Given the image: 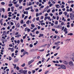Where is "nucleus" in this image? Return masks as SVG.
<instances>
[{
    "instance_id": "nucleus-1",
    "label": "nucleus",
    "mask_w": 74,
    "mask_h": 74,
    "mask_svg": "<svg viewBox=\"0 0 74 74\" xmlns=\"http://www.w3.org/2000/svg\"><path fill=\"white\" fill-rule=\"evenodd\" d=\"M69 66H73L74 65V64H73V62L72 61H71L69 62Z\"/></svg>"
},
{
    "instance_id": "nucleus-2",
    "label": "nucleus",
    "mask_w": 74,
    "mask_h": 74,
    "mask_svg": "<svg viewBox=\"0 0 74 74\" xmlns=\"http://www.w3.org/2000/svg\"><path fill=\"white\" fill-rule=\"evenodd\" d=\"M61 69H66V66H65L63 64L61 65Z\"/></svg>"
},
{
    "instance_id": "nucleus-3",
    "label": "nucleus",
    "mask_w": 74,
    "mask_h": 74,
    "mask_svg": "<svg viewBox=\"0 0 74 74\" xmlns=\"http://www.w3.org/2000/svg\"><path fill=\"white\" fill-rule=\"evenodd\" d=\"M18 58H15V59L14 60V63H16V62H18Z\"/></svg>"
},
{
    "instance_id": "nucleus-4",
    "label": "nucleus",
    "mask_w": 74,
    "mask_h": 74,
    "mask_svg": "<svg viewBox=\"0 0 74 74\" xmlns=\"http://www.w3.org/2000/svg\"><path fill=\"white\" fill-rule=\"evenodd\" d=\"M27 70H24L23 71V73L24 74H27Z\"/></svg>"
},
{
    "instance_id": "nucleus-5",
    "label": "nucleus",
    "mask_w": 74,
    "mask_h": 74,
    "mask_svg": "<svg viewBox=\"0 0 74 74\" xmlns=\"http://www.w3.org/2000/svg\"><path fill=\"white\" fill-rule=\"evenodd\" d=\"M63 63L64 64H68V62L66 61H64L63 62Z\"/></svg>"
},
{
    "instance_id": "nucleus-6",
    "label": "nucleus",
    "mask_w": 74,
    "mask_h": 74,
    "mask_svg": "<svg viewBox=\"0 0 74 74\" xmlns=\"http://www.w3.org/2000/svg\"><path fill=\"white\" fill-rule=\"evenodd\" d=\"M23 69H21L19 70V73H22V74H23Z\"/></svg>"
},
{
    "instance_id": "nucleus-7",
    "label": "nucleus",
    "mask_w": 74,
    "mask_h": 74,
    "mask_svg": "<svg viewBox=\"0 0 74 74\" xmlns=\"http://www.w3.org/2000/svg\"><path fill=\"white\" fill-rule=\"evenodd\" d=\"M16 27H20V25H19V23H18L16 25Z\"/></svg>"
},
{
    "instance_id": "nucleus-8",
    "label": "nucleus",
    "mask_w": 74,
    "mask_h": 74,
    "mask_svg": "<svg viewBox=\"0 0 74 74\" xmlns=\"http://www.w3.org/2000/svg\"><path fill=\"white\" fill-rule=\"evenodd\" d=\"M70 18H72V17H73V13H70Z\"/></svg>"
},
{
    "instance_id": "nucleus-9",
    "label": "nucleus",
    "mask_w": 74,
    "mask_h": 74,
    "mask_svg": "<svg viewBox=\"0 0 74 74\" xmlns=\"http://www.w3.org/2000/svg\"><path fill=\"white\" fill-rule=\"evenodd\" d=\"M59 43H60V41L57 42L55 43V45H58V44Z\"/></svg>"
},
{
    "instance_id": "nucleus-10",
    "label": "nucleus",
    "mask_w": 74,
    "mask_h": 74,
    "mask_svg": "<svg viewBox=\"0 0 74 74\" xmlns=\"http://www.w3.org/2000/svg\"><path fill=\"white\" fill-rule=\"evenodd\" d=\"M45 18L46 19H48L49 20V19H50V16H49V17L46 16Z\"/></svg>"
},
{
    "instance_id": "nucleus-11",
    "label": "nucleus",
    "mask_w": 74,
    "mask_h": 74,
    "mask_svg": "<svg viewBox=\"0 0 74 74\" xmlns=\"http://www.w3.org/2000/svg\"><path fill=\"white\" fill-rule=\"evenodd\" d=\"M39 35V37H42L44 36V35L43 34H40Z\"/></svg>"
},
{
    "instance_id": "nucleus-12",
    "label": "nucleus",
    "mask_w": 74,
    "mask_h": 74,
    "mask_svg": "<svg viewBox=\"0 0 74 74\" xmlns=\"http://www.w3.org/2000/svg\"><path fill=\"white\" fill-rule=\"evenodd\" d=\"M46 45H47V44L43 45L41 46V47H45V46H46Z\"/></svg>"
},
{
    "instance_id": "nucleus-13",
    "label": "nucleus",
    "mask_w": 74,
    "mask_h": 74,
    "mask_svg": "<svg viewBox=\"0 0 74 74\" xmlns=\"http://www.w3.org/2000/svg\"><path fill=\"white\" fill-rule=\"evenodd\" d=\"M45 60V58H42V62H44Z\"/></svg>"
},
{
    "instance_id": "nucleus-14",
    "label": "nucleus",
    "mask_w": 74,
    "mask_h": 74,
    "mask_svg": "<svg viewBox=\"0 0 74 74\" xmlns=\"http://www.w3.org/2000/svg\"><path fill=\"white\" fill-rule=\"evenodd\" d=\"M51 3H53V4H55L56 3V2H55V1H53V0H51Z\"/></svg>"
},
{
    "instance_id": "nucleus-15",
    "label": "nucleus",
    "mask_w": 74,
    "mask_h": 74,
    "mask_svg": "<svg viewBox=\"0 0 74 74\" xmlns=\"http://www.w3.org/2000/svg\"><path fill=\"white\" fill-rule=\"evenodd\" d=\"M31 26L32 27H35V26L34 25V24H31Z\"/></svg>"
},
{
    "instance_id": "nucleus-16",
    "label": "nucleus",
    "mask_w": 74,
    "mask_h": 74,
    "mask_svg": "<svg viewBox=\"0 0 74 74\" xmlns=\"http://www.w3.org/2000/svg\"><path fill=\"white\" fill-rule=\"evenodd\" d=\"M29 5H32V2H29Z\"/></svg>"
},
{
    "instance_id": "nucleus-17",
    "label": "nucleus",
    "mask_w": 74,
    "mask_h": 74,
    "mask_svg": "<svg viewBox=\"0 0 74 74\" xmlns=\"http://www.w3.org/2000/svg\"><path fill=\"white\" fill-rule=\"evenodd\" d=\"M64 14L65 16H66L67 15V12H64Z\"/></svg>"
},
{
    "instance_id": "nucleus-18",
    "label": "nucleus",
    "mask_w": 74,
    "mask_h": 74,
    "mask_svg": "<svg viewBox=\"0 0 74 74\" xmlns=\"http://www.w3.org/2000/svg\"><path fill=\"white\" fill-rule=\"evenodd\" d=\"M30 10V7H28V8H26L25 9V10H26V11H27L28 10Z\"/></svg>"
},
{
    "instance_id": "nucleus-19",
    "label": "nucleus",
    "mask_w": 74,
    "mask_h": 74,
    "mask_svg": "<svg viewBox=\"0 0 74 74\" xmlns=\"http://www.w3.org/2000/svg\"><path fill=\"white\" fill-rule=\"evenodd\" d=\"M7 68H8L7 66L5 67L3 69L4 71H5V70L6 69H7Z\"/></svg>"
},
{
    "instance_id": "nucleus-20",
    "label": "nucleus",
    "mask_w": 74,
    "mask_h": 74,
    "mask_svg": "<svg viewBox=\"0 0 74 74\" xmlns=\"http://www.w3.org/2000/svg\"><path fill=\"white\" fill-rule=\"evenodd\" d=\"M15 6L17 8V7H19V5L18 4H17L15 5Z\"/></svg>"
},
{
    "instance_id": "nucleus-21",
    "label": "nucleus",
    "mask_w": 74,
    "mask_h": 74,
    "mask_svg": "<svg viewBox=\"0 0 74 74\" xmlns=\"http://www.w3.org/2000/svg\"><path fill=\"white\" fill-rule=\"evenodd\" d=\"M68 36H73V33H70V34H68Z\"/></svg>"
},
{
    "instance_id": "nucleus-22",
    "label": "nucleus",
    "mask_w": 74,
    "mask_h": 74,
    "mask_svg": "<svg viewBox=\"0 0 74 74\" xmlns=\"http://www.w3.org/2000/svg\"><path fill=\"white\" fill-rule=\"evenodd\" d=\"M5 34V32L3 31V34H2V36H4Z\"/></svg>"
},
{
    "instance_id": "nucleus-23",
    "label": "nucleus",
    "mask_w": 74,
    "mask_h": 74,
    "mask_svg": "<svg viewBox=\"0 0 74 74\" xmlns=\"http://www.w3.org/2000/svg\"><path fill=\"white\" fill-rule=\"evenodd\" d=\"M55 25H58V21H56L55 23Z\"/></svg>"
},
{
    "instance_id": "nucleus-24",
    "label": "nucleus",
    "mask_w": 74,
    "mask_h": 74,
    "mask_svg": "<svg viewBox=\"0 0 74 74\" xmlns=\"http://www.w3.org/2000/svg\"><path fill=\"white\" fill-rule=\"evenodd\" d=\"M37 44H38V42L37 41H36V43H35L34 44V45H37Z\"/></svg>"
},
{
    "instance_id": "nucleus-25",
    "label": "nucleus",
    "mask_w": 74,
    "mask_h": 74,
    "mask_svg": "<svg viewBox=\"0 0 74 74\" xmlns=\"http://www.w3.org/2000/svg\"><path fill=\"white\" fill-rule=\"evenodd\" d=\"M12 5H13L12 3H11V4H9L8 5L9 7H11V6H12Z\"/></svg>"
},
{
    "instance_id": "nucleus-26",
    "label": "nucleus",
    "mask_w": 74,
    "mask_h": 74,
    "mask_svg": "<svg viewBox=\"0 0 74 74\" xmlns=\"http://www.w3.org/2000/svg\"><path fill=\"white\" fill-rule=\"evenodd\" d=\"M1 4L2 5H5V3H4V2H2L1 3Z\"/></svg>"
},
{
    "instance_id": "nucleus-27",
    "label": "nucleus",
    "mask_w": 74,
    "mask_h": 74,
    "mask_svg": "<svg viewBox=\"0 0 74 74\" xmlns=\"http://www.w3.org/2000/svg\"><path fill=\"white\" fill-rule=\"evenodd\" d=\"M12 58H11V57L10 56H9V60H11Z\"/></svg>"
},
{
    "instance_id": "nucleus-28",
    "label": "nucleus",
    "mask_w": 74,
    "mask_h": 74,
    "mask_svg": "<svg viewBox=\"0 0 74 74\" xmlns=\"http://www.w3.org/2000/svg\"><path fill=\"white\" fill-rule=\"evenodd\" d=\"M47 10H48V9H47V8H45L44 10V12H46V11H47Z\"/></svg>"
},
{
    "instance_id": "nucleus-29",
    "label": "nucleus",
    "mask_w": 74,
    "mask_h": 74,
    "mask_svg": "<svg viewBox=\"0 0 74 74\" xmlns=\"http://www.w3.org/2000/svg\"><path fill=\"white\" fill-rule=\"evenodd\" d=\"M2 30H5V27H3L2 29H1V30L2 31Z\"/></svg>"
},
{
    "instance_id": "nucleus-30",
    "label": "nucleus",
    "mask_w": 74,
    "mask_h": 74,
    "mask_svg": "<svg viewBox=\"0 0 74 74\" xmlns=\"http://www.w3.org/2000/svg\"><path fill=\"white\" fill-rule=\"evenodd\" d=\"M31 63H32V62L31 61H30L29 62H28V65H30V64H31Z\"/></svg>"
},
{
    "instance_id": "nucleus-31",
    "label": "nucleus",
    "mask_w": 74,
    "mask_h": 74,
    "mask_svg": "<svg viewBox=\"0 0 74 74\" xmlns=\"http://www.w3.org/2000/svg\"><path fill=\"white\" fill-rule=\"evenodd\" d=\"M25 66V63H24L23 64L21 65L22 67H24Z\"/></svg>"
},
{
    "instance_id": "nucleus-32",
    "label": "nucleus",
    "mask_w": 74,
    "mask_h": 74,
    "mask_svg": "<svg viewBox=\"0 0 74 74\" xmlns=\"http://www.w3.org/2000/svg\"><path fill=\"white\" fill-rule=\"evenodd\" d=\"M44 51V49H42V50H40L39 51V52H43Z\"/></svg>"
},
{
    "instance_id": "nucleus-33",
    "label": "nucleus",
    "mask_w": 74,
    "mask_h": 74,
    "mask_svg": "<svg viewBox=\"0 0 74 74\" xmlns=\"http://www.w3.org/2000/svg\"><path fill=\"white\" fill-rule=\"evenodd\" d=\"M63 13V12H59V15H62V14Z\"/></svg>"
},
{
    "instance_id": "nucleus-34",
    "label": "nucleus",
    "mask_w": 74,
    "mask_h": 74,
    "mask_svg": "<svg viewBox=\"0 0 74 74\" xmlns=\"http://www.w3.org/2000/svg\"><path fill=\"white\" fill-rule=\"evenodd\" d=\"M27 30V27L25 28L24 30L25 32H26Z\"/></svg>"
},
{
    "instance_id": "nucleus-35",
    "label": "nucleus",
    "mask_w": 74,
    "mask_h": 74,
    "mask_svg": "<svg viewBox=\"0 0 74 74\" xmlns=\"http://www.w3.org/2000/svg\"><path fill=\"white\" fill-rule=\"evenodd\" d=\"M73 10V9H72V8H70V9H69V11L70 12H71Z\"/></svg>"
},
{
    "instance_id": "nucleus-36",
    "label": "nucleus",
    "mask_w": 74,
    "mask_h": 74,
    "mask_svg": "<svg viewBox=\"0 0 74 74\" xmlns=\"http://www.w3.org/2000/svg\"><path fill=\"white\" fill-rule=\"evenodd\" d=\"M2 9V11H3V12H5V9H4V8H3Z\"/></svg>"
},
{
    "instance_id": "nucleus-37",
    "label": "nucleus",
    "mask_w": 74,
    "mask_h": 74,
    "mask_svg": "<svg viewBox=\"0 0 74 74\" xmlns=\"http://www.w3.org/2000/svg\"><path fill=\"white\" fill-rule=\"evenodd\" d=\"M58 6H59V5H56V7L57 8H59V7H58Z\"/></svg>"
},
{
    "instance_id": "nucleus-38",
    "label": "nucleus",
    "mask_w": 74,
    "mask_h": 74,
    "mask_svg": "<svg viewBox=\"0 0 74 74\" xmlns=\"http://www.w3.org/2000/svg\"><path fill=\"white\" fill-rule=\"evenodd\" d=\"M67 28H65L64 30V32L67 31Z\"/></svg>"
},
{
    "instance_id": "nucleus-39",
    "label": "nucleus",
    "mask_w": 74,
    "mask_h": 74,
    "mask_svg": "<svg viewBox=\"0 0 74 74\" xmlns=\"http://www.w3.org/2000/svg\"><path fill=\"white\" fill-rule=\"evenodd\" d=\"M16 69L17 70H19V67L18 66H17L16 67Z\"/></svg>"
},
{
    "instance_id": "nucleus-40",
    "label": "nucleus",
    "mask_w": 74,
    "mask_h": 74,
    "mask_svg": "<svg viewBox=\"0 0 74 74\" xmlns=\"http://www.w3.org/2000/svg\"><path fill=\"white\" fill-rule=\"evenodd\" d=\"M25 51V50L24 49H22L21 50V52H23Z\"/></svg>"
},
{
    "instance_id": "nucleus-41",
    "label": "nucleus",
    "mask_w": 74,
    "mask_h": 74,
    "mask_svg": "<svg viewBox=\"0 0 74 74\" xmlns=\"http://www.w3.org/2000/svg\"><path fill=\"white\" fill-rule=\"evenodd\" d=\"M27 16H25L24 17V19H27Z\"/></svg>"
},
{
    "instance_id": "nucleus-42",
    "label": "nucleus",
    "mask_w": 74,
    "mask_h": 74,
    "mask_svg": "<svg viewBox=\"0 0 74 74\" xmlns=\"http://www.w3.org/2000/svg\"><path fill=\"white\" fill-rule=\"evenodd\" d=\"M44 6L42 5L40 8H40H44Z\"/></svg>"
},
{
    "instance_id": "nucleus-43",
    "label": "nucleus",
    "mask_w": 74,
    "mask_h": 74,
    "mask_svg": "<svg viewBox=\"0 0 74 74\" xmlns=\"http://www.w3.org/2000/svg\"><path fill=\"white\" fill-rule=\"evenodd\" d=\"M61 27V26L60 25H58V26H57V27H58V28H59L60 27Z\"/></svg>"
},
{
    "instance_id": "nucleus-44",
    "label": "nucleus",
    "mask_w": 74,
    "mask_h": 74,
    "mask_svg": "<svg viewBox=\"0 0 74 74\" xmlns=\"http://www.w3.org/2000/svg\"><path fill=\"white\" fill-rule=\"evenodd\" d=\"M26 23L27 25L29 23V20H28L27 22H26Z\"/></svg>"
},
{
    "instance_id": "nucleus-45",
    "label": "nucleus",
    "mask_w": 74,
    "mask_h": 74,
    "mask_svg": "<svg viewBox=\"0 0 74 74\" xmlns=\"http://www.w3.org/2000/svg\"><path fill=\"white\" fill-rule=\"evenodd\" d=\"M49 71H46L45 72V74H47V73H48Z\"/></svg>"
},
{
    "instance_id": "nucleus-46",
    "label": "nucleus",
    "mask_w": 74,
    "mask_h": 74,
    "mask_svg": "<svg viewBox=\"0 0 74 74\" xmlns=\"http://www.w3.org/2000/svg\"><path fill=\"white\" fill-rule=\"evenodd\" d=\"M53 5L52 4V3H51L49 5V6L50 7H52V6Z\"/></svg>"
},
{
    "instance_id": "nucleus-47",
    "label": "nucleus",
    "mask_w": 74,
    "mask_h": 74,
    "mask_svg": "<svg viewBox=\"0 0 74 74\" xmlns=\"http://www.w3.org/2000/svg\"><path fill=\"white\" fill-rule=\"evenodd\" d=\"M26 54V52L25 51H24V52H23V56H25V54Z\"/></svg>"
},
{
    "instance_id": "nucleus-48",
    "label": "nucleus",
    "mask_w": 74,
    "mask_h": 74,
    "mask_svg": "<svg viewBox=\"0 0 74 74\" xmlns=\"http://www.w3.org/2000/svg\"><path fill=\"white\" fill-rule=\"evenodd\" d=\"M36 21H38V20H39V17H37L36 18Z\"/></svg>"
},
{
    "instance_id": "nucleus-49",
    "label": "nucleus",
    "mask_w": 74,
    "mask_h": 74,
    "mask_svg": "<svg viewBox=\"0 0 74 74\" xmlns=\"http://www.w3.org/2000/svg\"><path fill=\"white\" fill-rule=\"evenodd\" d=\"M19 34V33H18V32H16V33L15 34V35H18Z\"/></svg>"
},
{
    "instance_id": "nucleus-50",
    "label": "nucleus",
    "mask_w": 74,
    "mask_h": 74,
    "mask_svg": "<svg viewBox=\"0 0 74 74\" xmlns=\"http://www.w3.org/2000/svg\"><path fill=\"white\" fill-rule=\"evenodd\" d=\"M64 27L63 26L62 27V31H63V30H64Z\"/></svg>"
},
{
    "instance_id": "nucleus-51",
    "label": "nucleus",
    "mask_w": 74,
    "mask_h": 74,
    "mask_svg": "<svg viewBox=\"0 0 74 74\" xmlns=\"http://www.w3.org/2000/svg\"><path fill=\"white\" fill-rule=\"evenodd\" d=\"M29 47H31V48H32V47H33V45L31 44L29 45Z\"/></svg>"
},
{
    "instance_id": "nucleus-52",
    "label": "nucleus",
    "mask_w": 74,
    "mask_h": 74,
    "mask_svg": "<svg viewBox=\"0 0 74 74\" xmlns=\"http://www.w3.org/2000/svg\"><path fill=\"white\" fill-rule=\"evenodd\" d=\"M17 44H19V43H20V40H18L17 41Z\"/></svg>"
},
{
    "instance_id": "nucleus-53",
    "label": "nucleus",
    "mask_w": 74,
    "mask_h": 74,
    "mask_svg": "<svg viewBox=\"0 0 74 74\" xmlns=\"http://www.w3.org/2000/svg\"><path fill=\"white\" fill-rule=\"evenodd\" d=\"M55 9H53L52 10V12L53 13V12H55Z\"/></svg>"
},
{
    "instance_id": "nucleus-54",
    "label": "nucleus",
    "mask_w": 74,
    "mask_h": 74,
    "mask_svg": "<svg viewBox=\"0 0 74 74\" xmlns=\"http://www.w3.org/2000/svg\"><path fill=\"white\" fill-rule=\"evenodd\" d=\"M48 13H46L45 15V16H48Z\"/></svg>"
},
{
    "instance_id": "nucleus-55",
    "label": "nucleus",
    "mask_w": 74,
    "mask_h": 74,
    "mask_svg": "<svg viewBox=\"0 0 74 74\" xmlns=\"http://www.w3.org/2000/svg\"><path fill=\"white\" fill-rule=\"evenodd\" d=\"M70 18H71V19L72 20H74V18L73 17Z\"/></svg>"
},
{
    "instance_id": "nucleus-56",
    "label": "nucleus",
    "mask_w": 74,
    "mask_h": 74,
    "mask_svg": "<svg viewBox=\"0 0 74 74\" xmlns=\"http://www.w3.org/2000/svg\"><path fill=\"white\" fill-rule=\"evenodd\" d=\"M35 20H36V18H34L32 20L33 22H34V21H35Z\"/></svg>"
},
{
    "instance_id": "nucleus-57",
    "label": "nucleus",
    "mask_w": 74,
    "mask_h": 74,
    "mask_svg": "<svg viewBox=\"0 0 74 74\" xmlns=\"http://www.w3.org/2000/svg\"><path fill=\"white\" fill-rule=\"evenodd\" d=\"M9 46L10 47H13L12 45V44L9 45Z\"/></svg>"
},
{
    "instance_id": "nucleus-58",
    "label": "nucleus",
    "mask_w": 74,
    "mask_h": 74,
    "mask_svg": "<svg viewBox=\"0 0 74 74\" xmlns=\"http://www.w3.org/2000/svg\"><path fill=\"white\" fill-rule=\"evenodd\" d=\"M21 23H23V20H21Z\"/></svg>"
},
{
    "instance_id": "nucleus-59",
    "label": "nucleus",
    "mask_w": 74,
    "mask_h": 74,
    "mask_svg": "<svg viewBox=\"0 0 74 74\" xmlns=\"http://www.w3.org/2000/svg\"><path fill=\"white\" fill-rule=\"evenodd\" d=\"M36 72V71L34 70L32 71V74H34V73H35V72Z\"/></svg>"
},
{
    "instance_id": "nucleus-60",
    "label": "nucleus",
    "mask_w": 74,
    "mask_h": 74,
    "mask_svg": "<svg viewBox=\"0 0 74 74\" xmlns=\"http://www.w3.org/2000/svg\"><path fill=\"white\" fill-rule=\"evenodd\" d=\"M8 11H10V8H8Z\"/></svg>"
},
{
    "instance_id": "nucleus-61",
    "label": "nucleus",
    "mask_w": 74,
    "mask_h": 74,
    "mask_svg": "<svg viewBox=\"0 0 74 74\" xmlns=\"http://www.w3.org/2000/svg\"><path fill=\"white\" fill-rule=\"evenodd\" d=\"M27 31L28 32H30V29H27Z\"/></svg>"
},
{
    "instance_id": "nucleus-62",
    "label": "nucleus",
    "mask_w": 74,
    "mask_h": 74,
    "mask_svg": "<svg viewBox=\"0 0 74 74\" xmlns=\"http://www.w3.org/2000/svg\"><path fill=\"white\" fill-rule=\"evenodd\" d=\"M43 18H44V16H41V19H43Z\"/></svg>"
},
{
    "instance_id": "nucleus-63",
    "label": "nucleus",
    "mask_w": 74,
    "mask_h": 74,
    "mask_svg": "<svg viewBox=\"0 0 74 74\" xmlns=\"http://www.w3.org/2000/svg\"><path fill=\"white\" fill-rule=\"evenodd\" d=\"M55 32V33H56V34H58V31H57V30H56Z\"/></svg>"
},
{
    "instance_id": "nucleus-64",
    "label": "nucleus",
    "mask_w": 74,
    "mask_h": 74,
    "mask_svg": "<svg viewBox=\"0 0 74 74\" xmlns=\"http://www.w3.org/2000/svg\"><path fill=\"white\" fill-rule=\"evenodd\" d=\"M72 59L73 61V62H74V57H73L72 58Z\"/></svg>"
}]
</instances>
